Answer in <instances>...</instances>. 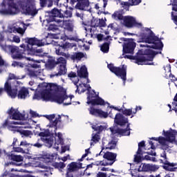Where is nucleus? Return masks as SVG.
Wrapping results in <instances>:
<instances>
[{"label":"nucleus","instance_id":"obj_1","mask_svg":"<svg viewBox=\"0 0 177 177\" xmlns=\"http://www.w3.org/2000/svg\"><path fill=\"white\" fill-rule=\"evenodd\" d=\"M124 23L127 27H138L141 28L142 32L140 34L139 41L138 42H147L152 44L147 45V48H153V49H162L164 45L162 41H159V37H157L149 27H142V23L136 21L133 16H125L124 17Z\"/></svg>","mask_w":177,"mask_h":177},{"label":"nucleus","instance_id":"obj_2","mask_svg":"<svg viewBox=\"0 0 177 177\" xmlns=\"http://www.w3.org/2000/svg\"><path fill=\"white\" fill-rule=\"evenodd\" d=\"M36 100H41L43 101H50V102H56L57 104H63L65 100H68V96L64 91V87L55 84V83H49L46 85L44 90H42L39 94L35 95Z\"/></svg>","mask_w":177,"mask_h":177},{"label":"nucleus","instance_id":"obj_3","mask_svg":"<svg viewBox=\"0 0 177 177\" xmlns=\"http://www.w3.org/2000/svg\"><path fill=\"white\" fill-rule=\"evenodd\" d=\"M8 80H15L13 82L14 87L12 88V85L8 80L4 84V88H0V95H2L5 91L12 99H15L17 96L18 99H23V82H21L23 77H20L13 73H9Z\"/></svg>","mask_w":177,"mask_h":177},{"label":"nucleus","instance_id":"obj_4","mask_svg":"<svg viewBox=\"0 0 177 177\" xmlns=\"http://www.w3.org/2000/svg\"><path fill=\"white\" fill-rule=\"evenodd\" d=\"M122 113H117L115 117V123L118 126H120L121 127H124L126 126V129H116V130H111L112 133L120 134V136H130L131 134V129L130 125L131 123H129L128 118H125V116H131V118H133V108L129 109H122ZM132 115V116H131Z\"/></svg>","mask_w":177,"mask_h":177},{"label":"nucleus","instance_id":"obj_5","mask_svg":"<svg viewBox=\"0 0 177 177\" xmlns=\"http://www.w3.org/2000/svg\"><path fill=\"white\" fill-rule=\"evenodd\" d=\"M8 114L10 115V120H15V121L6 120L3 127H8L9 131L12 132H19L21 135H23V127H19L17 125H23V115L20 113L19 109L11 107L8 111Z\"/></svg>","mask_w":177,"mask_h":177},{"label":"nucleus","instance_id":"obj_6","mask_svg":"<svg viewBox=\"0 0 177 177\" xmlns=\"http://www.w3.org/2000/svg\"><path fill=\"white\" fill-rule=\"evenodd\" d=\"M157 53H156V50L147 48L145 49L144 55H138L137 57H133V55H125L124 57L133 59L135 63L138 64H154L153 60Z\"/></svg>","mask_w":177,"mask_h":177},{"label":"nucleus","instance_id":"obj_7","mask_svg":"<svg viewBox=\"0 0 177 177\" xmlns=\"http://www.w3.org/2000/svg\"><path fill=\"white\" fill-rule=\"evenodd\" d=\"M1 6L8 8L0 10V15H17L23 8V0H3Z\"/></svg>","mask_w":177,"mask_h":177},{"label":"nucleus","instance_id":"obj_8","mask_svg":"<svg viewBox=\"0 0 177 177\" xmlns=\"http://www.w3.org/2000/svg\"><path fill=\"white\" fill-rule=\"evenodd\" d=\"M66 63L67 61L66 59H65V58H58L57 62H56L55 59H53V58H48L46 66L48 68H55L57 64H58L57 73H54V75H51L52 77H55V75L58 77V75H65V74H66Z\"/></svg>","mask_w":177,"mask_h":177},{"label":"nucleus","instance_id":"obj_9","mask_svg":"<svg viewBox=\"0 0 177 177\" xmlns=\"http://www.w3.org/2000/svg\"><path fill=\"white\" fill-rule=\"evenodd\" d=\"M163 133H165V137H159L158 138H155V137H152L151 140H156V141H158L160 144H161L162 147L164 148V149H168L169 145L167 144V141H169V142H174L176 141V136L177 132L176 130H171V131H163Z\"/></svg>","mask_w":177,"mask_h":177},{"label":"nucleus","instance_id":"obj_10","mask_svg":"<svg viewBox=\"0 0 177 177\" xmlns=\"http://www.w3.org/2000/svg\"><path fill=\"white\" fill-rule=\"evenodd\" d=\"M46 12L48 13L46 20L48 23L51 21H56L58 24L64 23V20H62L64 13H62V9L53 8L51 10H46Z\"/></svg>","mask_w":177,"mask_h":177},{"label":"nucleus","instance_id":"obj_11","mask_svg":"<svg viewBox=\"0 0 177 177\" xmlns=\"http://www.w3.org/2000/svg\"><path fill=\"white\" fill-rule=\"evenodd\" d=\"M117 153L107 151L103 155L104 160L96 162V165L97 166H112L113 163L117 162Z\"/></svg>","mask_w":177,"mask_h":177},{"label":"nucleus","instance_id":"obj_12","mask_svg":"<svg viewBox=\"0 0 177 177\" xmlns=\"http://www.w3.org/2000/svg\"><path fill=\"white\" fill-rule=\"evenodd\" d=\"M39 9L37 8L35 0H26L24 3V13L28 16H37L39 13Z\"/></svg>","mask_w":177,"mask_h":177},{"label":"nucleus","instance_id":"obj_13","mask_svg":"<svg viewBox=\"0 0 177 177\" xmlns=\"http://www.w3.org/2000/svg\"><path fill=\"white\" fill-rule=\"evenodd\" d=\"M107 67L111 71H112V73H114L115 75L120 77L122 80H123L124 84H125V81H127V66L122 65V68H120V66H114L113 64H108Z\"/></svg>","mask_w":177,"mask_h":177},{"label":"nucleus","instance_id":"obj_14","mask_svg":"<svg viewBox=\"0 0 177 177\" xmlns=\"http://www.w3.org/2000/svg\"><path fill=\"white\" fill-rule=\"evenodd\" d=\"M26 40L28 42V45L26 46V50L29 55H35V46H34V45H37L38 46H42L43 45H44L41 39H38V38H37L36 37L27 38L26 39Z\"/></svg>","mask_w":177,"mask_h":177},{"label":"nucleus","instance_id":"obj_15","mask_svg":"<svg viewBox=\"0 0 177 177\" xmlns=\"http://www.w3.org/2000/svg\"><path fill=\"white\" fill-rule=\"evenodd\" d=\"M25 59V60H24ZM24 67H25V71L28 74V75H30V77H35V75H37L35 72L34 71H32L31 67H33V68H37V67H41V65H38L37 62H35L33 59H30V58H26V57H24Z\"/></svg>","mask_w":177,"mask_h":177},{"label":"nucleus","instance_id":"obj_16","mask_svg":"<svg viewBox=\"0 0 177 177\" xmlns=\"http://www.w3.org/2000/svg\"><path fill=\"white\" fill-rule=\"evenodd\" d=\"M71 44L65 41V39L60 41L59 42H57V44L55 46V53H57V55H61V57H63L62 56L67 57L68 55L66 54V50L71 48Z\"/></svg>","mask_w":177,"mask_h":177},{"label":"nucleus","instance_id":"obj_17","mask_svg":"<svg viewBox=\"0 0 177 177\" xmlns=\"http://www.w3.org/2000/svg\"><path fill=\"white\" fill-rule=\"evenodd\" d=\"M124 41H126V42H124L123 44V53H131L133 55L136 46V42L133 41V38H129L128 39L124 38Z\"/></svg>","mask_w":177,"mask_h":177},{"label":"nucleus","instance_id":"obj_18","mask_svg":"<svg viewBox=\"0 0 177 177\" xmlns=\"http://www.w3.org/2000/svg\"><path fill=\"white\" fill-rule=\"evenodd\" d=\"M68 77H69L72 80L73 84L76 85V87H77L76 93H78V94H82V93H85L86 90L83 88V84H79L78 86V82L80 81V79L78 76H77V73H75V72H70V73H68Z\"/></svg>","mask_w":177,"mask_h":177},{"label":"nucleus","instance_id":"obj_19","mask_svg":"<svg viewBox=\"0 0 177 177\" xmlns=\"http://www.w3.org/2000/svg\"><path fill=\"white\" fill-rule=\"evenodd\" d=\"M9 50L10 52L11 57L15 60H21L23 59L22 50L16 46H10Z\"/></svg>","mask_w":177,"mask_h":177},{"label":"nucleus","instance_id":"obj_20","mask_svg":"<svg viewBox=\"0 0 177 177\" xmlns=\"http://www.w3.org/2000/svg\"><path fill=\"white\" fill-rule=\"evenodd\" d=\"M90 113L93 116H98L99 118H104V119L109 118V115L110 118H113L112 112H104L102 111V109H96L95 108H91L90 110Z\"/></svg>","mask_w":177,"mask_h":177},{"label":"nucleus","instance_id":"obj_21","mask_svg":"<svg viewBox=\"0 0 177 177\" xmlns=\"http://www.w3.org/2000/svg\"><path fill=\"white\" fill-rule=\"evenodd\" d=\"M91 128L95 131H97V133L92 136L91 141H93V142L97 144L100 140V136H99V134L104 130V127L102 125L97 126V124H92Z\"/></svg>","mask_w":177,"mask_h":177},{"label":"nucleus","instance_id":"obj_22","mask_svg":"<svg viewBox=\"0 0 177 177\" xmlns=\"http://www.w3.org/2000/svg\"><path fill=\"white\" fill-rule=\"evenodd\" d=\"M75 2H77L75 7L77 9L86 10V9L90 6L89 0H71V3L72 5H74Z\"/></svg>","mask_w":177,"mask_h":177},{"label":"nucleus","instance_id":"obj_23","mask_svg":"<svg viewBox=\"0 0 177 177\" xmlns=\"http://www.w3.org/2000/svg\"><path fill=\"white\" fill-rule=\"evenodd\" d=\"M158 167L156 165L142 163L138 168V171H156Z\"/></svg>","mask_w":177,"mask_h":177},{"label":"nucleus","instance_id":"obj_24","mask_svg":"<svg viewBox=\"0 0 177 177\" xmlns=\"http://www.w3.org/2000/svg\"><path fill=\"white\" fill-rule=\"evenodd\" d=\"M102 150L103 149H115V147H117V142L113 140L111 141H107V140H103L102 141Z\"/></svg>","mask_w":177,"mask_h":177},{"label":"nucleus","instance_id":"obj_25","mask_svg":"<svg viewBox=\"0 0 177 177\" xmlns=\"http://www.w3.org/2000/svg\"><path fill=\"white\" fill-rule=\"evenodd\" d=\"M120 4L122 5L124 9H127V8H129V6H133V5H138L142 2V0H129V1H120Z\"/></svg>","mask_w":177,"mask_h":177},{"label":"nucleus","instance_id":"obj_26","mask_svg":"<svg viewBox=\"0 0 177 177\" xmlns=\"http://www.w3.org/2000/svg\"><path fill=\"white\" fill-rule=\"evenodd\" d=\"M77 77L79 78H86L88 77V69L86 65H82L81 68H80L79 71H77Z\"/></svg>","mask_w":177,"mask_h":177},{"label":"nucleus","instance_id":"obj_27","mask_svg":"<svg viewBox=\"0 0 177 177\" xmlns=\"http://www.w3.org/2000/svg\"><path fill=\"white\" fill-rule=\"evenodd\" d=\"M92 104L93 106H104L106 105V102L103 98H101L99 97V95H97V97H95V100L92 101Z\"/></svg>","mask_w":177,"mask_h":177},{"label":"nucleus","instance_id":"obj_28","mask_svg":"<svg viewBox=\"0 0 177 177\" xmlns=\"http://www.w3.org/2000/svg\"><path fill=\"white\" fill-rule=\"evenodd\" d=\"M171 5L172 10L177 12V0H173ZM171 19L174 20V23L177 24V15H174V12H171Z\"/></svg>","mask_w":177,"mask_h":177},{"label":"nucleus","instance_id":"obj_29","mask_svg":"<svg viewBox=\"0 0 177 177\" xmlns=\"http://www.w3.org/2000/svg\"><path fill=\"white\" fill-rule=\"evenodd\" d=\"M84 56V53H73L70 57L71 60H77V62H80V60H82Z\"/></svg>","mask_w":177,"mask_h":177},{"label":"nucleus","instance_id":"obj_30","mask_svg":"<svg viewBox=\"0 0 177 177\" xmlns=\"http://www.w3.org/2000/svg\"><path fill=\"white\" fill-rule=\"evenodd\" d=\"M4 156L6 157V158H11V160H13L14 161H17V162L21 161L23 160V158L21 156H17V155H10L6 153V151H4Z\"/></svg>","mask_w":177,"mask_h":177},{"label":"nucleus","instance_id":"obj_31","mask_svg":"<svg viewBox=\"0 0 177 177\" xmlns=\"http://www.w3.org/2000/svg\"><path fill=\"white\" fill-rule=\"evenodd\" d=\"M112 18L115 19V20H124V17L123 16L121 10H115L112 14Z\"/></svg>","mask_w":177,"mask_h":177},{"label":"nucleus","instance_id":"obj_32","mask_svg":"<svg viewBox=\"0 0 177 177\" xmlns=\"http://www.w3.org/2000/svg\"><path fill=\"white\" fill-rule=\"evenodd\" d=\"M160 156H161V158H164V159H165L164 165L167 167H169V166H176L177 165L176 163H170V162H169L167 160L166 151H163V152H162V153H161Z\"/></svg>","mask_w":177,"mask_h":177},{"label":"nucleus","instance_id":"obj_33","mask_svg":"<svg viewBox=\"0 0 177 177\" xmlns=\"http://www.w3.org/2000/svg\"><path fill=\"white\" fill-rule=\"evenodd\" d=\"M95 97H96L95 94H93L92 93L88 94V95L87 97V100H88L87 104L88 105H90V104L93 105L92 101H94L95 100ZM92 108H93V106L91 108H90L88 109L90 115H92V113H91V110L92 109Z\"/></svg>","mask_w":177,"mask_h":177},{"label":"nucleus","instance_id":"obj_34","mask_svg":"<svg viewBox=\"0 0 177 177\" xmlns=\"http://www.w3.org/2000/svg\"><path fill=\"white\" fill-rule=\"evenodd\" d=\"M50 131L48 130H45V131H41L39 133V136L41 137V140L46 145V137H49L50 136Z\"/></svg>","mask_w":177,"mask_h":177},{"label":"nucleus","instance_id":"obj_35","mask_svg":"<svg viewBox=\"0 0 177 177\" xmlns=\"http://www.w3.org/2000/svg\"><path fill=\"white\" fill-rule=\"evenodd\" d=\"M9 32H14L16 34L17 32L18 34H21V35H23V28L20 27H16V26H12L8 29Z\"/></svg>","mask_w":177,"mask_h":177},{"label":"nucleus","instance_id":"obj_36","mask_svg":"<svg viewBox=\"0 0 177 177\" xmlns=\"http://www.w3.org/2000/svg\"><path fill=\"white\" fill-rule=\"evenodd\" d=\"M55 144L57 145H64V140L63 138V136L62 133H57V140H55Z\"/></svg>","mask_w":177,"mask_h":177},{"label":"nucleus","instance_id":"obj_37","mask_svg":"<svg viewBox=\"0 0 177 177\" xmlns=\"http://www.w3.org/2000/svg\"><path fill=\"white\" fill-rule=\"evenodd\" d=\"M46 147L48 148H51L54 144V140L51 137H46Z\"/></svg>","mask_w":177,"mask_h":177},{"label":"nucleus","instance_id":"obj_38","mask_svg":"<svg viewBox=\"0 0 177 177\" xmlns=\"http://www.w3.org/2000/svg\"><path fill=\"white\" fill-rule=\"evenodd\" d=\"M110 49V42H104L102 45L101 46V50L102 52H104L105 53H107Z\"/></svg>","mask_w":177,"mask_h":177},{"label":"nucleus","instance_id":"obj_39","mask_svg":"<svg viewBox=\"0 0 177 177\" xmlns=\"http://www.w3.org/2000/svg\"><path fill=\"white\" fill-rule=\"evenodd\" d=\"M166 68H167V70L170 73L169 77L171 78V82H175V81H177V77H176V76H174V75H172V73H171V68L170 64H169V65L166 66Z\"/></svg>","mask_w":177,"mask_h":177},{"label":"nucleus","instance_id":"obj_40","mask_svg":"<svg viewBox=\"0 0 177 177\" xmlns=\"http://www.w3.org/2000/svg\"><path fill=\"white\" fill-rule=\"evenodd\" d=\"M77 169H78V165H77V163H76L75 162H71V163L68 165V170H71L73 174L74 171H76Z\"/></svg>","mask_w":177,"mask_h":177},{"label":"nucleus","instance_id":"obj_41","mask_svg":"<svg viewBox=\"0 0 177 177\" xmlns=\"http://www.w3.org/2000/svg\"><path fill=\"white\" fill-rule=\"evenodd\" d=\"M52 165L55 169H64V167H66V165L63 162H55Z\"/></svg>","mask_w":177,"mask_h":177},{"label":"nucleus","instance_id":"obj_42","mask_svg":"<svg viewBox=\"0 0 177 177\" xmlns=\"http://www.w3.org/2000/svg\"><path fill=\"white\" fill-rule=\"evenodd\" d=\"M145 141H141L138 144V149L137 151V153L141 155H143L142 149V148H144L145 147Z\"/></svg>","mask_w":177,"mask_h":177},{"label":"nucleus","instance_id":"obj_43","mask_svg":"<svg viewBox=\"0 0 177 177\" xmlns=\"http://www.w3.org/2000/svg\"><path fill=\"white\" fill-rule=\"evenodd\" d=\"M59 122V123H62V116L60 115H58V119L57 118L55 119V120L52 122L50 126L51 127H57V125L58 124Z\"/></svg>","mask_w":177,"mask_h":177},{"label":"nucleus","instance_id":"obj_44","mask_svg":"<svg viewBox=\"0 0 177 177\" xmlns=\"http://www.w3.org/2000/svg\"><path fill=\"white\" fill-rule=\"evenodd\" d=\"M59 122V123H62V116L60 115H58V119L57 118L55 119V120L52 122L50 126L51 127H57V125L58 124Z\"/></svg>","mask_w":177,"mask_h":177},{"label":"nucleus","instance_id":"obj_45","mask_svg":"<svg viewBox=\"0 0 177 177\" xmlns=\"http://www.w3.org/2000/svg\"><path fill=\"white\" fill-rule=\"evenodd\" d=\"M91 27H99L100 26V19H93L91 21Z\"/></svg>","mask_w":177,"mask_h":177},{"label":"nucleus","instance_id":"obj_46","mask_svg":"<svg viewBox=\"0 0 177 177\" xmlns=\"http://www.w3.org/2000/svg\"><path fill=\"white\" fill-rule=\"evenodd\" d=\"M48 30L49 31H57V30H59V27L57 24H50L48 27Z\"/></svg>","mask_w":177,"mask_h":177},{"label":"nucleus","instance_id":"obj_47","mask_svg":"<svg viewBox=\"0 0 177 177\" xmlns=\"http://www.w3.org/2000/svg\"><path fill=\"white\" fill-rule=\"evenodd\" d=\"M72 12L71 10H68V9H66L64 11V14L63 15V17L62 18V20H64V17H72Z\"/></svg>","mask_w":177,"mask_h":177},{"label":"nucleus","instance_id":"obj_48","mask_svg":"<svg viewBox=\"0 0 177 177\" xmlns=\"http://www.w3.org/2000/svg\"><path fill=\"white\" fill-rule=\"evenodd\" d=\"M43 52L44 50L42 48H37L35 47V55H36V56H42Z\"/></svg>","mask_w":177,"mask_h":177},{"label":"nucleus","instance_id":"obj_49","mask_svg":"<svg viewBox=\"0 0 177 177\" xmlns=\"http://www.w3.org/2000/svg\"><path fill=\"white\" fill-rule=\"evenodd\" d=\"M87 74H88L87 77H85V78H86V83H84L83 85H84V87H87L88 90L89 91V90H91V87L90 84H88V82H91V80L88 78V72H87Z\"/></svg>","mask_w":177,"mask_h":177},{"label":"nucleus","instance_id":"obj_50","mask_svg":"<svg viewBox=\"0 0 177 177\" xmlns=\"http://www.w3.org/2000/svg\"><path fill=\"white\" fill-rule=\"evenodd\" d=\"M32 136H33L32 131L30 130H24V136L31 137Z\"/></svg>","mask_w":177,"mask_h":177},{"label":"nucleus","instance_id":"obj_51","mask_svg":"<svg viewBox=\"0 0 177 177\" xmlns=\"http://www.w3.org/2000/svg\"><path fill=\"white\" fill-rule=\"evenodd\" d=\"M44 117L50 121V124L53 123V119L55 118V115H45Z\"/></svg>","mask_w":177,"mask_h":177},{"label":"nucleus","instance_id":"obj_52","mask_svg":"<svg viewBox=\"0 0 177 177\" xmlns=\"http://www.w3.org/2000/svg\"><path fill=\"white\" fill-rule=\"evenodd\" d=\"M175 166H169L167 167V166H164V169L165 170H168L169 171H177V167H174Z\"/></svg>","mask_w":177,"mask_h":177},{"label":"nucleus","instance_id":"obj_53","mask_svg":"<svg viewBox=\"0 0 177 177\" xmlns=\"http://www.w3.org/2000/svg\"><path fill=\"white\" fill-rule=\"evenodd\" d=\"M59 1V0H48V8H50L51 6H53V2L56 5H58Z\"/></svg>","mask_w":177,"mask_h":177},{"label":"nucleus","instance_id":"obj_54","mask_svg":"<svg viewBox=\"0 0 177 177\" xmlns=\"http://www.w3.org/2000/svg\"><path fill=\"white\" fill-rule=\"evenodd\" d=\"M134 162H136L137 163H140L141 162L140 154H138V152L136 153V155L134 156Z\"/></svg>","mask_w":177,"mask_h":177},{"label":"nucleus","instance_id":"obj_55","mask_svg":"<svg viewBox=\"0 0 177 177\" xmlns=\"http://www.w3.org/2000/svg\"><path fill=\"white\" fill-rule=\"evenodd\" d=\"M96 177H108L107 173H104L102 170L101 171H98L96 175Z\"/></svg>","mask_w":177,"mask_h":177},{"label":"nucleus","instance_id":"obj_56","mask_svg":"<svg viewBox=\"0 0 177 177\" xmlns=\"http://www.w3.org/2000/svg\"><path fill=\"white\" fill-rule=\"evenodd\" d=\"M66 177H75L72 170H69V165L68 166V170L66 174Z\"/></svg>","mask_w":177,"mask_h":177},{"label":"nucleus","instance_id":"obj_57","mask_svg":"<svg viewBox=\"0 0 177 177\" xmlns=\"http://www.w3.org/2000/svg\"><path fill=\"white\" fill-rule=\"evenodd\" d=\"M12 66V67H23V64L21 62H13Z\"/></svg>","mask_w":177,"mask_h":177},{"label":"nucleus","instance_id":"obj_58","mask_svg":"<svg viewBox=\"0 0 177 177\" xmlns=\"http://www.w3.org/2000/svg\"><path fill=\"white\" fill-rule=\"evenodd\" d=\"M30 113L32 118H40L39 113H37L35 111H30Z\"/></svg>","mask_w":177,"mask_h":177},{"label":"nucleus","instance_id":"obj_59","mask_svg":"<svg viewBox=\"0 0 177 177\" xmlns=\"http://www.w3.org/2000/svg\"><path fill=\"white\" fill-rule=\"evenodd\" d=\"M30 148H28L27 144L24 142V153H28Z\"/></svg>","mask_w":177,"mask_h":177},{"label":"nucleus","instance_id":"obj_60","mask_svg":"<svg viewBox=\"0 0 177 177\" xmlns=\"http://www.w3.org/2000/svg\"><path fill=\"white\" fill-rule=\"evenodd\" d=\"M99 26L100 27H105L106 26V21L103 19H99Z\"/></svg>","mask_w":177,"mask_h":177},{"label":"nucleus","instance_id":"obj_61","mask_svg":"<svg viewBox=\"0 0 177 177\" xmlns=\"http://www.w3.org/2000/svg\"><path fill=\"white\" fill-rule=\"evenodd\" d=\"M12 42H16V44H20V37H19V36H14Z\"/></svg>","mask_w":177,"mask_h":177},{"label":"nucleus","instance_id":"obj_62","mask_svg":"<svg viewBox=\"0 0 177 177\" xmlns=\"http://www.w3.org/2000/svg\"><path fill=\"white\" fill-rule=\"evenodd\" d=\"M5 66L6 67H8V63L5 62L3 59H2V57L0 56V66Z\"/></svg>","mask_w":177,"mask_h":177},{"label":"nucleus","instance_id":"obj_63","mask_svg":"<svg viewBox=\"0 0 177 177\" xmlns=\"http://www.w3.org/2000/svg\"><path fill=\"white\" fill-rule=\"evenodd\" d=\"M48 0H40V6L41 8H45L47 5Z\"/></svg>","mask_w":177,"mask_h":177},{"label":"nucleus","instance_id":"obj_64","mask_svg":"<svg viewBox=\"0 0 177 177\" xmlns=\"http://www.w3.org/2000/svg\"><path fill=\"white\" fill-rule=\"evenodd\" d=\"M29 94V91L28 88H26V87H24V99L28 97Z\"/></svg>","mask_w":177,"mask_h":177}]
</instances>
